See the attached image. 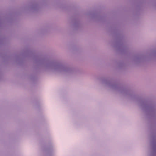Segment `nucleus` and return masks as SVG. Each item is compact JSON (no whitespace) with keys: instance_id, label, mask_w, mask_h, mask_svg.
Listing matches in <instances>:
<instances>
[{"instance_id":"1","label":"nucleus","mask_w":156,"mask_h":156,"mask_svg":"<svg viewBox=\"0 0 156 156\" xmlns=\"http://www.w3.org/2000/svg\"><path fill=\"white\" fill-rule=\"evenodd\" d=\"M151 144L152 145V151L150 156H156V135H154L151 136Z\"/></svg>"},{"instance_id":"2","label":"nucleus","mask_w":156,"mask_h":156,"mask_svg":"<svg viewBox=\"0 0 156 156\" xmlns=\"http://www.w3.org/2000/svg\"><path fill=\"white\" fill-rule=\"evenodd\" d=\"M150 108H143V110L145 111H148L150 110Z\"/></svg>"}]
</instances>
